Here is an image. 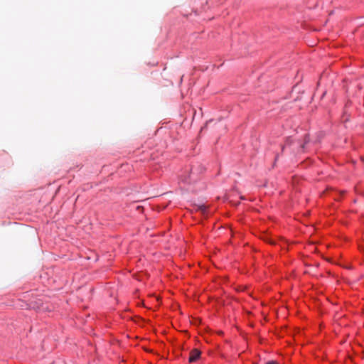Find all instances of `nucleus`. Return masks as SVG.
<instances>
[{
  "label": "nucleus",
  "instance_id": "1",
  "mask_svg": "<svg viewBox=\"0 0 364 364\" xmlns=\"http://www.w3.org/2000/svg\"><path fill=\"white\" fill-rule=\"evenodd\" d=\"M203 171L204 168L200 164L193 165L188 178L184 180L185 182L191 183L196 181L198 179V174L202 173Z\"/></svg>",
  "mask_w": 364,
  "mask_h": 364
},
{
  "label": "nucleus",
  "instance_id": "2",
  "mask_svg": "<svg viewBox=\"0 0 364 364\" xmlns=\"http://www.w3.org/2000/svg\"><path fill=\"white\" fill-rule=\"evenodd\" d=\"M201 351L197 348H193L190 352V356L188 358L189 363L196 362L200 357Z\"/></svg>",
  "mask_w": 364,
  "mask_h": 364
},
{
  "label": "nucleus",
  "instance_id": "3",
  "mask_svg": "<svg viewBox=\"0 0 364 364\" xmlns=\"http://www.w3.org/2000/svg\"><path fill=\"white\" fill-rule=\"evenodd\" d=\"M291 143H292V140L291 139V138L287 137L285 141V144L284 146H282V151L283 152L285 147L287 146H290L291 144Z\"/></svg>",
  "mask_w": 364,
  "mask_h": 364
},
{
  "label": "nucleus",
  "instance_id": "4",
  "mask_svg": "<svg viewBox=\"0 0 364 364\" xmlns=\"http://www.w3.org/2000/svg\"><path fill=\"white\" fill-rule=\"evenodd\" d=\"M309 135L306 134V135H305V136H304V144H302V145L301 146V148L302 149V150H304V146H305V144H306V143H308V142H309Z\"/></svg>",
  "mask_w": 364,
  "mask_h": 364
},
{
  "label": "nucleus",
  "instance_id": "5",
  "mask_svg": "<svg viewBox=\"0 0 364 364\" xmlns=\"http://www.w3.org/2000/svg\"><path fill=\"white\" fill-rule=\"evenodd\" d=\"M198 210H200L202 213H205L207 210V208L205 205H202L198 206Z\"/></svg>",
  "mask_w": 364,
  "mask_h": 364
},
{
  "label": "nucleus",
  "instance_id": "6",
  "mask_svg": "<svg viewBox=\"0 0 364 364\" xmlns=\"http://www.w3.org/2000/svg\"><path fill=\"white\" fill-rule=\"evenodd\" d=\"M266 364H279V363L274 360H270V361H268Z\"/></svg>",
  "mask_w": 364,
  "mask_h": 364
},
{
  "label": "nucleus",
  "instance_id": "7",
  "mask_svg": "<svg viewBox=\"0 0 364 364\" xmlns=\"http://www.w3.org/2000/svg\"><path fill=\"white\" fill-rule=\"evenodd\" d=\"M143 209H144V208H143V207H141V206H137V207H136V210H142Z\"/></svg>",
  "mask_w": 364,
  "mask_h": 364
},
{
  "label": "nucleus",
  "instance_id": "8",
  "mask_svg": "<svg viewBox=\"0 0 364 364\" xmlns=\"http://www.w3.org/2000/svg\"><path fill=\"white\" fill-rule=\"evenodd\" d=\"M278 157H279V155L277 154V155L275 156V161H277V160Z\"/></svg>",
  "mask_w": 364,
  "mask_h": 364
}]
</instances>
